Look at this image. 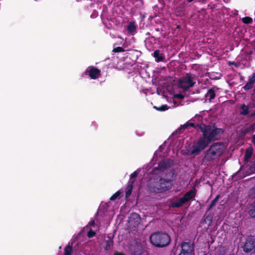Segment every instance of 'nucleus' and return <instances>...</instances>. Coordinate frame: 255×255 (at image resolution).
Returning <instances> with one entry per match:
<instances>
[{"label": "nucleus", "mask_w": 255, "mask_h": 255, "mask_svg": "<svg viewBox=\"0 0 255 255\" xmlns=\"http://www.w3.org/2000/svg\"><path fill=\"white\" fill-rule=\"evenodd\" d=\"M249 214L251 217L255 218V202L253 208L249 210Z\"/></svg>", "instance_id": "obj_27"}, {"label": "nucleus", "mask_w": 255, "mask_h": 255, "mask_svg": "<svg viewBox=\"0 0 255 255\" xmlns=\"http://www.w3.org/2000/svg\"><path fill=\"white\" fill-rule=\"evenodd\" d=\"M221 74L220 73H216V75L215 73H211L209 77L211 79H219L221 78Z\"/></svg>", "instance_id": "obj_26"}, {"label": "nucleus", "mask_w": 255, "mask_h": 255, "mask_svg": "<svg viewBox=\"0 0 255 255\" xmlns=\"http://www.w3.org/2000/svg\"><path fill=\"white\" fill-rule=\"evenodd\" d=\"M243 249L244 252L246 253H255V238L252 236L247 237L243 246Z\"/></svg>", "instance_id": "obj_7"}, {"label": "nucleus", "mask_w": 255, "mask_h": 255, "mask_svg": "<svg viewBox=\"0 0 255 255\" xmlns=\"http://www.w3.org/2000/svg\"><path fill=\"white\" fill-rule=\"evenodd\" d=\"M226 147L222 142H214L204 153V159L207 162H212L221 157L225 151Z\"/></svg>", "instance_id": "obj_2"}, {"label": "nucleus", "mask_w": 255, "mask_h": 255, "mask_svg": "<svg viewBox=\"0 0 255 255\" xmlns=\"http://www.w3.org/2000/svg\"><path fill=\"white\" fill-rule=\"evenodd\" d=\"M155 30H156V31H158V32L159 31V28H156Z\"/></svg>", "instance_id": "obj_45"}, {"label": "nucleus", "mask_w": 255, "mask_h": 255, "mask_svg": "<svg viewBox=\"0 0 255 255\" xmlns=\"http://www.w3.org/2000/svg\"><path fill=\"white\" fill-rule=\"evenodd\" d=\"M252 192H255V188H253L252 189Z\"/></svg>", "instance_id": "obj_44"}, {"label": "nucleus", "mask_w": 255, "mask_h": 255, "mask_svg": "<svg viewBox=\"0 0 255 255\" xmlns=\"http://www.w3.org/2000/svg\"><path fill=\"white\" fill-rule=\"evenodd\" d=\"M174 175V172H173V173H172V176H173Z\"/></svg>", "instance_id": "obj_48"}, {"label": "nucleus", "mask_w": 255, "mask_h": 255, "mask_svg": "<svg viewBox=\"0 0 255 255\" xmlns=\"http://www.w3.org/2000/svg\"><path fill=\"white\" fill-rule=\"evenodd\" d=\"M105 246L104 249L105 251H109L114 246L113 239L110 236H107V240L105 241Z\"/></svg>", "instance_id": "obj_17"}, {"label": "nucleus", "mask_w": 255, "mask_h": 255, "mask_svg": "<svg viewBox=\"0 0 255 255\" xmlns=\"http://www.w3.org/2000/svg\"><path fill=\"white\" fill-rule=\"evenodd\" d=\"M129 223L133 227H137L140 221V217L138 213L133 212L131 213L129 217Z\"/></svg>", "instance_id": "obj_9"}, {"label": "nucleus", "mask_w": 255, "mask_h": 255, "mask_svg": "<svg viewBox=\"0 0 255 255\" xmlns=\"http://www.w3.org/2000/svg\"><path fill=\"white\" fill-rule=\"evenodd\" d=\"M73 251L72 247L68 244L64 249V255H71Z\"/></svg>", "instance_id": "obj_21"}, {"label": "nucleus", "mask_w": 255, "mask_h": 255, "mask_svg": "<svg viewBox=\"0 0 255 255\" xmlns=\"http://www.w3.org/2000/svg\"><path fill=\"white\" fill-rule=\"evenodd\" d=\"M195 195L196 189L195 188H193L189 191L186 192L182 198L186 202H187L194 198Z\"/></svg>", "instance_id": "obj_11"}, {"label": "nucleus", "mask_w": 255, "mask_h": 255, "mask_svg": "<svg viewBox=\"0 0 255 255\" xmlns=\"http://www.w3.org/2000/svg\"><path fill=\"white\" fill-rule=\"evenodd\" d=\"M171 99L173 100L175 105H178L177 104L176 100H183L185 97H170Z\"/></svg>", "instance_id": "obj_28"}, {"label": "nucleus", "mask_w": 255, "mask_h": 255, "mask_svg": "<svg viewBox=\"0 0 255 255\" xmlns=\"http://www.w3.org/2000/svg\"><path fill=\"white\" fill-rule=\"evenodd\" d=\"M169 167L168 161L167 160H161L158 164L157 168H155L154 169H157L160 170L161 171H163Z\"/></svg>", "instance_id": "obj_12"}, {"label": "nucleus", "mask_w": 255, "mask_h": 255, "mask_svg": "<svg viewBox=\"0 0 255 255\" xmlns=\"http://www.w3.org/2000/svg\"><path fill=\"white\" fill-rule=\"evenodd\" d=\"M186 203V202H185V201L182 197L178 199L176 201L173 202L171 205V207L179 208H180L182 205H183Z\"/></svg>", "instance_id": "obj_15"}, {"label": "nucleus", "mask_w": 255, "mask_h": 255, "mask_svg": "<svg viewBox=\"0 0 255 255\" xmlns=\"http://www.w3.org/2000/svg\"><path fill=\"white\" fill-rule=\"evenodd\" d=\"M173 186L172 179L160 177L155 184L151 186V191L154 193H164L171 190Z\"/></svg>", "instance_id": "obj_5"}, {"label": "nucleus", "mask_w": 255, "mask_h": 255, "mask_svg": "<svg viewBox=\"0 0 255 255\" xmlns=\"http://www.w3.org/2000/svg\"><path fill=\"white\" fill-rule=\"evenodd\" d=\"M212 215L209 214L207 215H205L204 216V217L202 219L201 223L203 224H207L208 226L209 227L212 224Z\"/></svg>", "instance_id": "obj_14"}, {"label": "nucleus", "mask_w": 255, "mask_h": 255, "mask_svg": "<svg viewBox=\"0 0 255 255\" xmlns=\"http://www.w3.org/2000/svg\"><path fill=\"white\" fill-rule=\"evenodd\" d=\"M189 127L188 122H187L184 125L180 126L176 130V132L178 133H182L183 130Z\"/></svg>", "instance_id": "obj_22"}, {"label": "nucleus", "mask_w": 255, "mask_h": 255, "mask_svg": "<svg viewBox=\"0 0 255 255\" xmlns=\"http://www.w3.org/2000/svg\"><path fill=\"white\" fill-rule=\"evenodd\" d=\"M188 122L189 127H194L197 130H200V129H198V127H197V124L195 125L194 123H190V122Z\"/></svg>", "instance_id": "obj_33"}, {"label": "nucleus", "mask_w": 255, "mask_h": 255, "mask_svg": "<svg viewBox=\"0 0 255 255\" xmlns=\"http://www.w3.org/2000/svg\"><path fill=\"white\" fill-rule=\"evenodd\" d=\"M125 50V49L121 46H118L116 48H114L113 50V51L115 53L117 52H124Z\"/></svg>", "instance_id": "obj_30"}, {"label": "nucleus", "mask_w": 255, "mask_h": 255, "mask_svg": "<svg viewBox=\"0 0 255 255\" xmlns=\"http://www.w3.org/2000/svg\"><path fill=\"white\" fill-rule=\"evenodd\" d=\"M242 21L246 24H250L253 22V19L249 16H246L243 18Z\"/></svg>", "instance_id": "obj_25"}, {"label": "nucleus", "mask_w": 255, "mask_h": 255, "mask_svg": "<svg viewBox=\"0 0 255 255\" xmlns=\"http://www.w3.org/2000/svg\"><path fill=\"white\" fill-rule=\"evenodd\" d=\"M173 96H183V95H182L181 94L178 93V94H173Z\"/></svg>", "instance_id": "obj_40"}, {"label": "nucleus", "mask_w": 255, "mask_h": 255, "mask_svg": "<svg viewBox=\"0 0 255 255\" xmlns=\"http://www.w3.org/2000/svg\"><path fill=\"white\" fill-rule=\"evenodd\" d=\"M252 142L255 145V134L252 136Z\"/></svg>", "instance_id": "obj_38"}, {"label": "nucleus", "mask_w": 255, "mask_h": 255, "mask_svg": "<svg viewBox=\"0 0 255 255\" xmlns=\"http://www.w3.org/2000/svg\"><path fill=\"white\" fill-rule=\"evenodd\" d=\"M253 155V148L251 147H248L245 152L244 155V160L248 161L249 159Z\"/></svg>", "instance_id": "obj_19"}, {"label": "nucleus", "mask_w": 255, "mask_h": 255, "mask_svg": "<svg viewBox=\"0 0 255 255\" xmlns=\"http://www.w3.org/2000/svg\"><path fill=\"white\" fill-rule=\"evenodd\" d=\"M197 127L202 132L203 135L193 146L191 154L194 156L199 155L211 142L220 140L224 133L223 128H218L215 125H206L201 123L197 124Z\"/></svg>", "instance_id": "obj_1"}, {"label": "nucleus", "mask_w": 255, "mask_h": 255, "mask_svg": "<svg viewBox=\"0 0 255 255\" xmlns=\"http://www.w3.org/2000/svg\"><path fill=\"white\" fill-rule=\"evenodd\" d=\"M151 38H154V36H151Z\"/></svg>", "instance_id": "obj_49"}, {"label": "nucleus", "mask_w": 255, "mask_h": 255, "mask_svg": "<svg viewBox=\"0 0 255 255\" xmlns=\"http://www.w3.org/2000/svg\"><path fill=\"white\" fill-rule=\"evenodd\" d=\"M150 241L151 244L157 247L162 248L169 245L171 239L169 235L163 232H156L150 236Z\"/></svg>", "instance_id": "obj_4"}, {"label": "nucleus", "mask_w": 255, "mask_h": 255, "mask_svg": "<svg viewBox=\"0 0 255 255\" xmlns=\"http://www.w3.org/2000/svg\"><path fill=\"white\" fill-rule=\"evenodd\" d=\"M113 255H125L123 253H120L118 251L116 252Z\"/></svg>", "instance_id": "obj_36"}, {"label": "nucleus", "mask_w": 255, "mask_h": 255, "mask_svg": "<svg viewBox=\"0 0 255 255\" xmlns=\"http://www.w3.org/2000/svg\"><path fill=\"white\" fill-rule=\"evenodd\" d=\"M127 30L129 34L132 35L136 32V26L134 21H130L127 26Z\"/></svg>", "instance_id": "obj_16"}, {"label": "nucleus", "mask_w": 255, "mask_h": 255, "mask_svg": "<svg viewBox=\"0 0 255 255\" xmlns=\"http://www.w3.org/2000/svg\"><path fill=\"white\" fill-rule=\"evenodd\" d=\"M215 98V97H210V100H212V99H214Z\"/></svg>", "instance_id": "obj_43"}, {"label": "nucleus", "mask_w": 255, "mask_h": 255, "mask_svg": "<svg viewBox=\"0 0 255 255\" xmlns=\"http://www.w3.org/2000/svg\"><path fill=\"white\" fill-rule=\"evenodd\" d=\"M251 117L255 116V112L254 113L251 114Z\"/></svg>", "instance_id": "obj_41"}, {"label": "nucleus", "mask_w": 255, "mask_h": 255, "mask_svg": "<svg viewBox=\"0 0 255 255\" xmlns=\"http://www.w3.org/2000/svg\"><path fill=\"white\" fill-rule=\"evenodd\" d=\"M194 248L193 243L183 242L180 244V253L178 255H194Z\"/></svg>", "instance_id": "obj_6"}, {"label": "nucleus", "mask_w": 255, "mask_h": 255, "mask_svg": "<svg viewBox=\"0 0 255 255\" xmlns=\"http://www.w3.org/2000/svg\"><path fill=\"white\" fill-rule=\"evenodd\" d=\"M89 225L92 226H94L95 225V221L94 220L91 221L89 222Z\"/></svg>", "instance_id": "obj_35"}, {"label": "nucleus", "mask_w": 255, "mask_h": 255, "mask_svg": "<svg viewBox=\"0 0 255 255\" xmlns=\"http://www.w3.org/2000/svg\"><path fill=\"white\" fill-rule=\"evenodd\" d=\"M205 96H216L215 90L213 88L209 89Z\"/></svg>", "instance_id": "obj_32"}, {"label": "nucleus", "mask_w": 255, "mask_h": 255, "mask_svg": "<svg viewBox=\"0 0 255 255\" xmlns=\"http://www.w3.org/2000/svg\"><path fill=\"white\" fill-rule=\"evenodd\" d=\"M242 111H241V114L243 116H247L249 114V108L247 106L244 104L241 107Z\"/></svg>", "instance_id": "obj_23"}, {"label": "nucleus", "mask_w": 255, "mask_h": 255, "mask_svg": "<svg viewBox=\"0 0 255 255\" xmlns=\"http://www.w3.org/2000/svg\"><path fill=\"white\" fill-rule=\"evenodd\" d=\"M121 192L119 191H117L115 193H114L110 198V200L111 201H114L117 199L120 195Z\"/></svg>", "instance_id": "obj_29"}, {"label": "nucleus", "mask_w": 255, "mask_h": 255, "mask_svg": "<svg viewBox=\"0 0 255 255\" xmlns=\"http://www.w3.org/2000/svg\"><path fill=\"white\" fill-rule=\"evenodd\" d=\"M188 2H191L193 1V0H186Z\"/></svg>", "instance_id": "obj_42"}, {"label": "nucleus", "mask_w": 255, "mask_h": 255, "mask_svg": "<svg viewBox=\"0 0 255 255\" xmlns=\"http://www.w3.org/2000/svg\"><path fill=\"white\" fill-rule=\"evenodd\" d=\"M133 183L134 181H130L129 182L128 185V187H127V189H126V198H128L131 195L133 189Z\"/></svg>", "instance_id": "obj_18"}, {"label": "nucleus", "mask_w": 255, "mask_h": 255, "mask_svg": "<svg viewBox=\"0 0 255 255\" xmlns=\"http://www.w3.org/2000/svg\"><path fill=\"white\" fill-rule=\"evenodd\" d=\"M255 83V73L252 74V76L249 79L247 84L243 87L245 90L251 89Z\"/></svg>", "instance_id": "obj_10"}, {"label": "nucleus", "mask_w": 255, "mask_h": 255, "mask_svg": "<svg viewBox=\"0 0 255 255\" xmlns=\"http://www.w3.org/2000/svg\"><path fill=\"white\" fill-rule=\"evenodd\" d=\"M220 195L219 194L218 195H216V197H215L214 199H213L211 203L210 204V205H209L208 208H207V211H210V210H211L213 207L215 205L216 203H217L219 200V199L220 198Z\"/></svg>", "instance_id": "obj_20"}, {"label": "nucleus", "mask_w": 255, "mask_h": 255, "mask_svg": "<svg viewBox=\"0 0 255 255\" xmlns=\"http://www.w3.org/2000/svg\"><path fill=\"white\" fill-rule=\"evenodd\" d=\"M137 176L136 171H134L133 173L130 174V179L136 178Z\"/></svg>", "instance_id": "obj_34"}, {"label": "nucleus", "mask_w": 255, "mask_h": 255, "mask_svg": "<svg viewBox=\"0 0 255 255\" xmlns=\"http://www.w3.org/2000/svg\"><path fill=\"white\" fill-rule=\"evenodd\" d=\"M168 108L169 107L167 105H162L159 107L156 106H153V108H154L155 109H156L157 111H161V112L165 111L168 110Z\"/></svg>", "instance_id": "obj_24"}, {"label": "nucleus", "mask_w": 255, "mask_h": 255, "mask_svg": "<svg viewBox=\"0 0 255 255\" xmlns=\"http://www.w3.org/2000/svg\"><path fill=\"white\" fill-rule=\"evenodd\" d=\"M229 64L230 65H233L235 66L236 67L237 66V63L235 62H234V61H233V62H230V61L229 62Z\"/></svg>", "instance_id": "obj_37"}, {"label": "nucleus", "mask_w": 255, "mask_h": 255, "mask_svg": "<svg viewBox=\"0 0 255 255\" xmlns=\"http://www.w3.org/2000/svg\"><path fill=\"white\" fill-rule=\"evenodd\" d=\"M92 79H96L100 77L101 70L94 66H89L85 72Z\"/></svg>", "instance_id": "obj_8"}, {"label": "nucleus", "mask_w": 255, "mask_h": 255, "mask_svg": "<svg viewBox=\"0 0 255 255\" xmlns=\"http://www.w3.org/2000/svg\"><path fill=\"white\" fill-rule=\"evenodd\" d=\"M153 56L155 59V61L157 62L163 61L165 59V57L163 53H160L159 50H156L153 53Z\"/></svg>", "instance_id": "obj_13"}, {"label": "nucleus", "mask_w": 255, "mask_h": 255, "mask_svg": "<svg viewBox=\"0 0 255 255\" xmlns=\"http://www.w3.org/2000/svg\"><path fill=\"white\" fill-rule=\"evenodd\" d=\"M96 235V233L92 229H91L87 233V236L89 238L94 237Z\"/></svg>", "instance_id": "obj_31"}, {"label": "nucleus", "mask_w": 255, "mask_h": 255, "mask_svg": "<svg viewBox=\"0 0 255 255\" xmlns=\"http://www.w3.org/2000/svg\"><path fill=\"white\" fill-rule=\"evenodd\" d=\"M146 35H150V33L149 32H147Z\"/></svg>", "instance_id": "obj_46"}, {"label": "nucleus", "mask_w": 255, "mask_h": 255, "mask_svg": "<svg viewBox=\"0 0 255 255\" xmlns=\"http://www.w3.org/2000/svg\"><path fill=\"white\" fill-rule=\"evenodd\" d=\"M157 91L158 95H160V94L158 93V89H157Z\"/></svg>", "instance_id": "obj_47"}, {"label": "nucleus", "mask_w": 255, "mask_h": 255, "mask_svg": "<svg viewBox=\"0 0 255 255\" xmlns=\"http://www.w3.org/2000/svg\"><path fill=\"white\" fill-rule=\"evenodd\" d=\"M134 255H139L140 254V252H137V251H135L133 253Z\"/></svg>", "instance_id": "obj_39"}, {"label": "nucleus", "mask_w": 255, "mask_h": 255, "mask_svg": "<svg viewBox=\"0 0 255 255\" xmlns=\"http://www.w3.org/2000/svg\"><path fill=\"white\" fill-rule=\"evenodd\" d=\"M175 86L179 88L183 92H186L196 84V76L190 73H187L185 75L176 79Z\"/></svg>", "instance_id": "obj_3"}]
</instances>
